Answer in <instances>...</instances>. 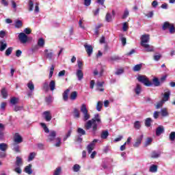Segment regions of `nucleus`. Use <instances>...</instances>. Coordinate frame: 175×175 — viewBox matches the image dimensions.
<instances>
[{
	"mask_svg": "<svg viewBox=\"0 0 175 175\" xmlns=\"http://www.w3.org/2000/svg\"><path fill=\"white\" fill-rule=\"evenodd\" d=\"M76 75L78 78V80L81 81L83 79H84V73L81 70H77L76 72Z\"/></svg>",
	"mask_w": 175,
	"mask_h": 175,
	"instance_id": "15",
	"label": "nucleus"
},
{
	"mask_svg": "<svg viewBox=\"0 0 175 175\" xmlns=\"http://www.w3.org/2000/svg\"><path fill=\"white\" fill-rule=\"evenodd\" d=\"M42 116H44V118L46 122H50V121H51V118H53V116H51V111H44Z\"/></svg>",
	"mask_w": 175,
	"mask_h": 175,
	"instance_id": "8",
	"label": "nucleus"
},
{
	"mask_svg": "<svg viewBox=\"0 0 175 175\" xmlns=\"http://www.w3.org/2000/svg\"><path fill=\"white\" fill-rule=\"evenodd\" d=\"M160 156H161V152H158L154 150L151 153V158H153V159L159 158Z\"/></svg>",
	"mask_w": 175,
	"mask_h": 175,
	"instance_id": "24",
	"label": "nucleus"
},
{
	"mask_svg": "<svg viewBox=\"0 0 175 175\" xmlns=\"http://www.w3.org/2000/svg\"><path fill=\"white\" fill-rule=\"evenodd\" d=\"M149 172H151V173H157V172H158V165H152L150 167Z\"/></svg>",
	"mask_w": 175,
	"mask_h": 175,
	"instance_id": "23",
	"label": "nucleus"
},
{
	"mask_svg": "<svg viewBox=\"0 0 175 175\" xmlns=\"http://www.w3.org/2000/svg\"><path fill=\"white\" fill-rule=\"evenodd\" d=\"M102 107H103V102H102L101 100L98 101L97 105L96 106L97 111H101Z\"/></svg>",
	"mask_w": 175,
	"mask_h": 175,
	"instance_id": "21",
	"label": "nucleus"
},
{
	"mask_svg": "<svg viewBox=\"0 0 175 175\" xmlns=\"http://www.w3.org/2000/svg\"><path fill=\"white\" fill-rule=\"evenodd\" d=\"M56 137H57V132L55 131H51L49 135H48L46 142L48 143H51V142H54V140H55Z\"/></svg>",
	"mask_w": 175,
	"mask_h": 175,
	"instance_id": "7",
	"label": "nucleus"
},
{
	"mask_svg": "<svg viewBox=\"0 0 175 175\" xmlns=\"http://www.w3.org/2000/svg\"><path fill=\"white\" fill-rule=\"evenodd\" d=\"M13 146V151H15V152H20V146L17 145V144H14Z\"/></svg>",
	"mask_w": 175,
	"mask_h": 175,
	"instance_id": "48",
	"label": "nucleus"
},
{
	"mask_svg": "<svg viewBox=\"0 0 175 175\" xmlns=\"http://www.w3.org/2000/svg\"><path fill=\"white\" fill-rule=\"evenodd\" d=\"M18 39L21 43H22L23 44H25V43L28 42V36H27L25 33L21 32L18 34Z\"/></svg>",
	"mask_w": 175,
	"mask_h": 175,
	"instance_id": "6",
	"label": "nucleus"
},
{
	"mask_svg": "<svg viewBox=\"0 0 175 175\" xmlns=\"http://www.w3.org/2000/svg\"><path fill=\"white\" fill-rule=\"evenodd\" d=\"M101 139H107L109 137V131H103L100 135Z\"/></svg>",
	"mask_w": 175,
	"mask_h": 175,
	"instance_id": "27",
	"label": "nucleus"
},
{
	"mask_svg": "<svg viewBox=\"0 0 175 175\" xmlns=\"http://www.w3.org/2000/svg\"><path fill=\"white\" fill-rule=\"evenodd\" d=\"M161 114L162 117H167V116H169V112H167V109L166 108H163L161 110Z\"/></svg>",
	"mask_w": 175,
	"mask_h": 175,
	"instance_id": "31",
	"label": "nucleus"
},
{
	"mask_svg": "<svg viewBox=\"0 0 175 175\" xmlns=\"http://www.w3.org/2000/svg\"><path fill=\"white\" fill-rule=\"evenodd\" d=\"M36 156V153L31 152L28 157L29 162H31V161H32L35 158Z\"/></svg>",
	"mask_w": 175,
	"mask_h": 175,
	"instance_id": "47",
	"label": "nucleus"
},
{
	"mask_svg": "<svg viewBox=\"0 0 175 175\" xmlns=\"http://www.w3.org/2000/svg\"><path fill=\"white\" fill-rule=\"evenodd\" d=\"M128 16H129V11H128V10H126L122 16V18H126V17H128Z\"/></svg>",
	"mask_w": 175,
	"mask_h": 175,
	"instance_id": "62",
	"label": "nucleus"
},
{
	"mask_svg": "<svg viewBox=\"0 0 175 175\" xmlns=\"http://www.w3.org/2000/svg\"><path fill=\"white\" fill-rule=\"evenodd\" d=\"M134 128L135 129H140L142 128V124H140L139 121H135L134 123Z\"/></svg>",
	"mask_w": 175,
	"mask_h": 175,
	"instance_id": "46",
	"label": "nucleus"
},
{
	"mask_svg": "<svg viewBox=\"0 0 175 175\" xmlns=\"http://www.w3.org/2000/svg\"><path fill=\"white\" fill-rule=\"evenodd\" d=\"M1 94L3 99H6V98H8V90H6V88H3L1 89Z\"/></svg>",
	"mask_w": 175,
	"mask_h": 175,
	"instance_id": "22",
	"label": "nucleus"
},
{
	"mask_svg": "<svg viewBox=\"0 0 175 175\" xmlns=\"http://www.w3.org/2000/svg\"><path fill=\"white\" fill-rule=\"evenodd\" d=\"M11 105H17L18 103V98L16 97H12L10 100Z\"/></svg>",
	"mask_w": 175,
	"mask_h": 175,
	"instance_id": "37",
	"label": "nucleus"
},
{
	"mask_svg": "<svg viewBox=\"0 0 175 175\" xmlns=\"http://www.w3.org/2000/svg\"><path fill=\"white\" fill-rule=\"evenodd\" d=\"M56 142H57L55 144V147H61V138L60 137H57L56 138Z\"/></svg>",
	"mask_w": 175,
	"mask_h": 175,
	"instance_id": "51",
	"label": "nucleus"
},
{
	"mask_svg": "<svg viewBox=\"0 0 175 175\" xmlns=\"http://www.w3.org/2000/svg\"><path fill=\"white\" fill-rule=\"evenodd\" d=\"M123 31L125 32L126 31H128V23L125 22L123 24Z\"/></svg>",
	"mask_w": 175,
	"mask_h": 175,
	"instance_id": "64",
	"label": "nucleus"
},
{
	"mask_svg": "<svg viewBox=\"0 0 175 175\" xmlns=\"http://www.w3.org/2000/svg\"><path fill=\"white\" fill-rule=\"evenodd\" d=\"M122 73H124V69L120 68L117 70V71L115 72V75H122Z\"/></svg>",
	"mask_w": 175,
	"mask_h": 175,
	"instance_id": "57",
	"label": "nucleus"
},
{
	"mask_svg": "<svg viewBox=\"0 0 175 175\" xmlns=\"http://www.w3.org/2000/svg\"><path fill=\"white\" fill-rule=\"evenodd\" d=\"M77 132L79 134V136H83L85 135V131L81 128H78Z\"/></svg>",
	"mask_w": 175,
	"mask_h": 175,
	"instance_id": "38",
	"label": "nucleus"
},
{
	"mask_svg": "<svg viewBox=\"0 0 175 175\" xmlns=\"http://www.w3.org/2000/svg\"><path fill=\"white\" fill-rule=\"evenodd\" d=\"M163 103L164 102L163 100L157 103L155 106L156 109H161V107H162V106H163Z\"/></svg>",
	"mask_w": 175,
	"mask_h": 175,
	"instance_id": "54",
	"label": "nucleus"
},
{
	"mask_svg": "<svg viewBox=\"0 0 175 175\" xmlns=\"http://www.w3.org/2000/svg\"><path fill=\"white\" fill-rule=\"evenodd\" d=\"M3 132H5V126L3 124L0 123V140L3 139Z\"/></svg>",
	"mask_w": 175,
	"mask_h": 175,
	"instance_id": "18",
	"label": "nucleus"
},
{
	"mask_svg": "<svg viewBox=\"0 0 175 175\" xmlns=\"http://www.w3.org/2000/svg\"><path fill=\"white\" fill-rule=\"evenodd\" d=\"M33 11V1L32 0L29 1V12Z\"/></svg>",
	"mask_w": 175,
	"mask_h": 175,
	"instance_id": "39",
	"label": "nucleus"
},
{
	"mask_svg": "<svg viewBox=\"0 0 175 175\" xmlns=\"http://www.w3.org/2000/svg\"><path fill=\"white\" fill-rule=\"evenodd\" d=\"M120 58L118 56H112L110 57V61H118Z\"/></svg>",
	"mask_w": 175,
	"mask_h": 175,
	"instance_id": "60",
	"label": "nucleus"
},
{
	"mask_svg": "<svg viewBox=\"0 0 175 175\" xmlns=\"http://www.w3.org/2000/svg\"><path fill=\"white\" fill-rule=\"evenodd\" d=\"M12 52H13V48L9 47L8 49H6L5 54L7 57H9V55H10V54H12Z\"/></svg>",
	"mask_w": 175,
	"mask_h": 175,
	"instance_id": "40",
	"label": "nucleus"
},
{
	"mask_svg": "<svg viewBox=\"0 0 175 175\" xmlns=\"http://www.w3.org/2000/svg\"><path fill=\"white\" fill-rule=\"evenodd\" d=\"M70 99L71 100H76V99H77V92L76 91L71 92L70 94Z\"/></svg>",
	"mask_w": 175,
	"mask_h": 175,
	"instance_id": "25",
	"label": "nucleus"
},
{
	"mask_svg": "<svg viewBox=\"0 0 175 175\" xmlns=\"http://www.w3.org/2000/svg\"><path fill=\"white\" fill-rule=\"evenodd\" d=\"M137 79L139 83H142L146 87H151L152 85H154V87H159L161 85V81L157 77L153 78L152 82H151L146 75H139Z\"/></svg>",
	"mask_w": 175,
	"mask_h": 175,
	"instance_id": "2",
	"label": "nucleus"
},
{
	"mask_svg": "<svg viewBox=\"0 0 175 175\" xmlns=\"http://www.w3.org/2000/svg\"><path fill=\"white\" fill-rule=\"evenodd\" d=\"M100 124H102L100 116H99V113H96L94 115V118H92L90 120H88L85 124V129H86V131H89V129H91L92 128V132L95 133V132L98 131V125Z\"/></svg>",
	"mask_w": 175,
	"mask_h": 175,
	"instance_id": "1",
	"label": "nucleus"
},
{
	"mask_svg": "<svg viewBox=\"0 0 175 175\" xmlns=\"http://www.w3.org/2000/svg\"><path fill=\"white\" fill-rule=\"evenodd\" d=\"M14 172H16V173H18V174H21L23 170H21V168H20V167H17L14 169Z\"/></svg>",
	"mask_w": 175,
	"mask_h": 175,
	"instance_id": "58",
	"label": "nucleus"
},
{
	"mask_svg": "<svg viewBox=\"0 0 175 175\" xmlns=\"http://www.w3.org/2000/svg\"><path fill=\"white\" fill-rule=\"evenodd\" d=\"M84 47L88 57H91V54H92V52L94 51V47H92V45L85 44Z\"/></svg>",
	"mask_w": 175,
	"mask_h": 175,
	"instance_id": "10",
	"label": "nucleus"
},
{
	"mask_svg": "<svg viewBox=\"0 0 175 175\" xmlns=\"http://www.w3.org/2000/svg\"><path fill=\"white\" fill-rule=\"evenodd\" d=\"M25 172L27 174H32V164H29L25 167Z\"/></svg>",
	"mask_w": 175,
	"mask_h": 175,
	"instance_id": "16",
	"label": "nucleus"
},
{
	"mask_svg": "<svg viewBox=\"0 0 175 175\" xmlns=\"http://www.w3.org/2000/svg\"><path fill=\"white\" fill-rule=\"evenodd\" d=\"M152 122V119L151 118H148L145 120V126H147V128H149V126H151V123Z\"/></svg>",
	"mask_w": 175,
	"mask_h": 175,
	"instance_id": "29",
	"label": "nucleus"
},
{
	"mask_svg": "<svg viewBox=\"0 0 175 175\" xmlns=\"http://www.w3.org/2000/svg\"><path fill=\"white\" fill-rule=\"evenodd\" d=\"M16 165L18 167L23 165V159L20 157H16Z\"/></svg>",
	"mask_w": 175,
	"mask_h": 175,
	"instance_id": "36",
	"label": "nucleus"
},
{
	"mask_svg": "<svg viewBox=\"0 0 175 175\" xmlns=\"http://www.w3.org/2000/svg\"><path fill=\"white\" fill-rule=\"evenodd\" d=\"M70 135H72V129H70L67 134L66 135V136L64 137V138L63 139L64 142H66V140H68V137H70Z\"/></svg>",
	"mask_w": 175,
	"mask_h": 175,
	"instance_id": "45",
	"label": "nucleus"
},
{
	"mask_svg": "<svg viewBox=\"0 0 175 175\" xmlns=\"http://www.w3.org/2000/svg\"><path fill=\"white\" fill-rule=\"evenodd\" d=\"M95 148V144L94 143H90L89 145L87 146V150L88 154H91L92 152V150Z\"/></svg>",
	"mask_w": 175,
	"mask_h": 175,
	"instance_id": "19",
	"label": "nucleus"
},
{
	"mask_svg": "<svg viewBox=\"0 0 175 175\" xmlns=\"http://www.w3.org/2000/svg\"><path fill=\"white\" fill-rule=\"evenodd\" d=\"M7 47H8V43L3 41H0V51H5Z\"/></svg>",
	"mask_w": 175,
	"mask_h": 175,
	"instance_id": "17",
	"label": "nucleus"
},
{
	"mask_svg": "<svg viewBox=\"0 0 175 175\" xmlns=\"http://www.w3.org/2000/svg\"><path fill=\"white\" fill-rule=\"evenodd\" d=\"M75 142L77 143H82L83 142V138L81 137V135H78L75 139Z\"/></svg>",
	"mask_w": 175,
	"mask_h": 175,
	"instance_id": "56",
	"label": "nucleus"
},
{
	"mask_svg": "<svg viewBox=\"0 0 175 175\" xmlns=\"http://www.w3.org/2000/svg\"><path fill=\"white\" fill-rule=\"evenodd\" d=\"M69 92H70V90L66 89L62 94L63 100L65 102H67L68 99H69Z\"/></svg>",
	"mask_w": 175,
	"mask_h": 175,
	"instance_id": "14",
	"label": "nucleus"
},
{
	"mask_svg": "<svg viewBox=\"0 0 175 175\" xmlns=\"http://www.w3.org/2000/svg\"><path fill=\"white\" fill-rule=\"evenodd\" d=\"M20 110H23V107L15 106L14 108V111H20Z\"/></svg>",
	"mask_w": 175,
	"mask_h": 175,
	"instance_id": "63",
	"label": "nucleus"
},
{
	"mask_svg": "<svg viewBox=\"0 0 175 175\" xmlns=\"http://www.w3.org/2000/svg\"><path fill=\"white\" fill-rule=\"evenodd\" d=\"M143 141V135H140L139 137H137L135 140V142L133 144V147L135 148H137L142 144V142Z\"/></svg>",
	"mask_w": 175,
	"mask_h": 175,
	"instance_id": "12",
	"label": "nucleus"
},
{
	"mask_svg": "<svg viewBox=\"0 0 175 175\" xmlns=\"http://www.w3.org/2000/svg\"><path fill=\"white\" fill-rule=\"evenodd\" d=\"M105 20L107 23H110V21H111V14L110 13H107Z\"/></svg>",
	"mask_w": 175,
	"mask_h": 175,
	"instance_id": "50",
	"label": "nucleus"
},
{
	"mask_svg": "<svg viewBox=\"0 0 175 175\" xmlns=\"http://www.w3.org/2000/svg\"><path fill=\"white\" fill-rule=\"evenodd\" d=\"M81 111L83 114V120L87 121L90 120V116L88 113V109H87V105L85 104H82L81 106Z\"/></svg>",
	"mask_w": 175,
	"mask_h": 175,
	"instance_id": "5",
	"label": "nucleus"
},
{
	"mask_svg": "<svg viewBox=\"0 0 175 175\" xmlns=\"http://www.w3.org/2000/svg\"><path fill=\"white\" fill-rule=\"evenodd\" d=\"M77 64H78L79 70H81V69H83V62L79 60L77 61Z\"/></svg>",
	"mask_w": 175,
	"mask_h": 175,
	"instance_id": "59",
	"label": "nucleus"
},
{
	"mask_svg": "<svg viewBox=\"0 0 175 175\" xmlns=\"http://www.w3.org/2000/svg\"><path fill=\"white\" fill-rule=\"evenodd\" d=\"M149 42H150V34H143L141 36V46L144 49H146L148 53L154 51V46H150V44H146V43H148Z\"/></svg>",
	"mask_w": 175,
	"mask_h": 175,
	"instance_id": "3",
	"label": "nucleus"
},
{
	"mask_svg": "<svg viewBox=\"0 0 175 175\" xmlns=\"http://www.w3.org/2000/svg\"><path fill=\"white\" fill-rule=\"evenodd\" d=\"M73 170L74 172H75L76 173H77V172H79L80 170V165L78 164H75L73 166Z\"/></svg>",
	"mask_w": 175,
	"mask_h": 175,
	"instance_id": "53",
	"label": "nucleus"
},
{
	"mask_svg": "<svg viewBox=\"0 0 175 175\" xmlns=\"http://www.w3.org/2000/svg\"><path fill=\"white\" fill-rule=\"evenodd\" d=\"M27 87L30 90V91H33V90H35V85H33V83H32L31 81L27 83Z\"/></svg>",
	"mask_w": 175,
	"mask_h": 175,
	"instance_id": "44",
	"label": "nucleus"
},
{
	"mask_svg": "<svg viewBox=\"0 0 175 175\" xmlns=\"http://www.w3.org/2000/svg\"><path fill=\"white\" fill-rule=\"evenodd\" d=\"M161 58H162V55H161V54L154 55L153 56V59L154 61H159V59H161Z\"/></svg>",
	"mask_w": 175,
	"mask_h": 175,
	"instance_id": "52",
	"label": "nucleus"
},
{
	"mask_svg": "<svg viewBox=\"0 0 175 175\" xmlns=\"http://www.w3.org/2000/svg\"><path fill=\"white\" fill-rule=\"evenodd\" d=\"M164 132L165 128H163V126H159L156 129V136H161Z\"/></svg>",
	"mask_w": 175,
	"mask_h": 175,
	"instance_id": "13",
	"label": "nucleus"
},
{
	"mask_svg": "<svg viewBox=\"0 0 175 175\" xmlns=\"http://www.w3.org/2000/svg\"><path fill=\"white\" fill-rule=\"evenodd\" d=\"M135 92L136 95H139L140 92H142V86L140 84H137L136 88H135Z\"/></svg>",
	"mask_w": 175,
	"mask_h": 175,
	"instance_id": "26",
	"label": "nucleus"
},
{
	"mask_svg": "<svg viewBox=\"0 0 175 175\" xmlns=\"http://www.w3.org/2000/svg\"><path fill=\"white\" fill-rule=\"evenodd\" d=\"M0 150L1 151H3V152H5V151L8 150V144L5 143L0 144Z\"/></svg>",
	"mask_w": 175,
	"mask_h": 175,
	"instance_id": "33",
	"label": "nucleus"
},
{
	"mask_svg": "<svg viewBox=\"0 0 175 175\" xmlns=\"http://www.w3.org/2000/svg\"><path fill=\"white\" fill-rule=\"evenodd\" d=\"M169 139L170 142H174L175 140V131H172L170 134Z\"/></svg>",
	"mask_w": 175,
	"mask_h": 175,
	"instance_id": "42",
	"label": "nucleus"
},
{
	"mask_svg": "<svg viewBox=\"0 0 175 175\" xmlns=\"http://www.w3.org/2000/svg\"><path fill=\"white\" fill-rule=\"evenodd\" d=\"M44 39L40 38L38 39V41L37 42V45L40 47H44Z\"/></svg>",
	"mask_w": 175,
	"mask_h": 175,
	"instance_id": "28",
	"label": "nucleus"
},
{
	"mask_svg": "<svg viewBox=\"0 0 175 175\" xmlns=\"http://www.w3.org/2000/svg\"><path fill=\"white\" fill-rule=\"evenodd\" d=\"M14 142L15 144L23 143V137L18 133H16L14 135Z\"/></svg>",
	"mask_w": 175,
	"mask_h": 175,
	"instance_id": "9",
	"label": "nucleus"
},
{
	"mask_svg": "<svg viewBox=\"0 0 175 175\" xmlns=\"http://www.w3.org/2000/svg\"><path fill=\"white\" fill-rule=\"evenodd\" d=\"M24 32L27 35H29L32 32V30L29 28H25V30H24Z\"/></svg>",
	"mask_w": 175,
	"mask_h": 175,
	"instance_id": "61",
	"label": "nucleus"
},
{
	"mask_svg": "<svg viewBox=\"0 0 175 175\" xmlns=\"http://www.w3.org/2000/svg\"><path fill=\"white\" fill-rule=\"evenodd\" d=\"M74 117L75 118H80V112L79 111V109H77V108H75L74 109Z\"/></svg>",
	"mask_w": 175,
	"mask_h": 175,
	"instance_id": "41",
	"label": "nucleus"
},
{
	"mask_svg": "<svg viewBox=\"0 0 175 175\" xmlns=\"http://www.w3.org/2000/svg\"><path fill=\"white\" fill-rule=\"evenodd\" d=\"M45 102L48 104L50 105L53 102V100L51 99V96H48L45 98Z\"/></svg>",
	"mask_w": 175,
	"mask_h": 175,
	"instance_id": "55",
	"label": "nucleus"
},
{
	"mask_svg": "<svg viewBox=\"0 0 175 175\" xmlns=\"http://www.w3.org/2000/svg\"><path fill=\"white\" fill-rule=\"evenodd\" d=\"M142 64L135 65L133 68V72H139V70H142Z\"/></svg>",
	"mask_w": 175,
	"mask_h": 175,
	"instance_id": "30",
	"label": "nucleus"
},
{
	"mask_svg": "<svg viewBox=\"0 0 175 175\" xmlns=\"http://www.w3.org/2000/svg\"><path fill=\"white\" fill-rule=\"evenodd\" d=\"M44 53H46V58H49V59H53V57H54V53L53 52H49L48 49H45Z\"/></svg>",
	"mask_w": 175,
	"mask_h": 175,
	"instance_id": "20",
	"label": "nucleus"
},
{
	"mask_svg": "<svg viewBox=\"0 0 175 175\" xmlns=\"http://www.w3.org/2000/svg\"><path fill=\"white\" fill-rule=\"evenodd\" d=\"M167 29H169V32L170 33H171V35H173L174 33H175L174 24L170 23L167 21L164 22L162 26V30L166 31Z\"/></svg>",
	"mask_w": 175,
	"mask_h": 175,
	"instance_id": "4",
	"label": "nucleus"
},
{
	"mask_svg": "<svg viewBox=\"0 0 175 175\" xmlns=\"http://www.w3.org/2000/svg\"><path fill=\"white\" fill-rule=\"evenodd\" d=\"M49 88L51 91H54V90H55V81H51L49 83Z\"/></svg>",
	"mask_w": 175,
	"mask_h": 175,
	"instance_id": "34",
	"label": "nucleus"
},
{
	"mask_svg": "<svg viewBox=\"0 0 175 175\" xmlns=\"http://www.w3.org/2000/svg\"><path fill=\"white\" fill-rule=\"evenodd\" d=\"M152 143V138L148 137L147 138L146 142H145V147H148V146H150Z\"/></svg>",
	"mask_w": 175,
	"mask_h": 175,
	"instance_id": "49",
	"label": "nucleus"
},
{
	"mask_svg": "<svg viewBox=\"0 0 175 175\" xmlns=\"http://www.w3.org/2000/svg\"><path fill=\"white\" fill-rule=\"evenodd\" d=\"M62 172V168L61 167H57L53 173V175H59Z\"/></svg>",
	"mask_w": 175,
	"mask_h": 175,
	"instance_id": "43",
	"label": "nucleus"
},
{
	"mask_svg": "<svg viewBox=\"0 0 175 175\" xmlns=\"http://www.w3.org/2000/svg\"><path fill=\"white\" fill-rule=\"evenodd\" d=\"M170 94L171 92L169 89L165 90L161 100L163 102H167V100H169V98H170Z\"/></svg>",
	"mask_w": 175,
	"mask_h": 175,
	"instance_id": "11",
	"label": "nucleus"
},
{
	"mask_svg": "<svg viewBox=\"0 0 175 175\" xmlns=\"http://www.w3.org/2000/svg\"><path fill=\"white\" fill-rule=\"evenodd\" d=\"M40 125H41L42 128H43L45 133H49L50 130L49 129V128L47 127V125H46V123H40Z\"/></svg>",
	"mask_w": 175,
	"mask_h": 175,
	"instance_id": "32",
	"label": "nucleus"
},
{
	"mask_svg": "<svg viewBox=\"0 0 175 175\" xmlns=\"http://www.w3.org/2000/svg\"><path fill=\"white\" fill-rule=\"evenodd\" d=\"M23 27V21H20V20H17L15 22V28H18L20 29Z\"/></svg>",
	"mask_w": 175,
	"mask_h": 175,
	"instance_id": "35",
	"label": "nucleus"
}]
</instances>
